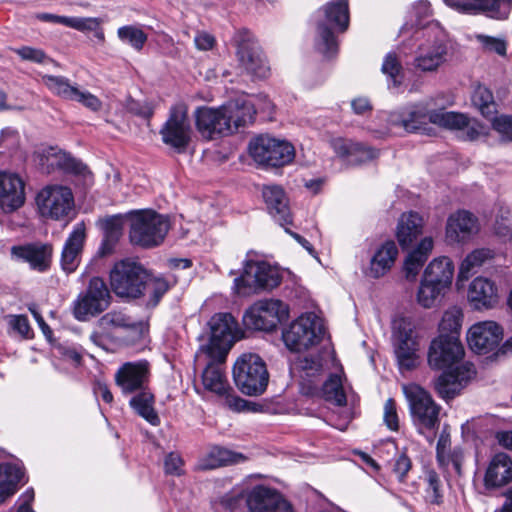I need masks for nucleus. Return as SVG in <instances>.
Wrapping results in <instances>:
<instances>
[{
	"label": "nucleus",
	"instance_id": "obj_1",
	"mask_svg": "<svg viewBox=\"0 0 512 512\" xmlns=\"http://www.w3.org/2000/svg\"><path fill=\"white\" fill-rule=\"evenodd\" d=\"M110 285L121 298L148 296V305L151 306H156L169 290V283L164 278L152 277L140 264L129 260L114 265L110 272Z\"/></svg>",
	"mask_w": 512,
	"mask_h": 512
},
{
	"label": "nucleus",
	"instance_id": "obj_2",
	"mask_svg": "<svg viewBox=\"0 0 512 512\" xmlns=\"http://www.w3.org/2000/svg\"><path fill=\"white\" fill-rule=\"evenodd\" d=\"M145 329L143 322L136 321L124 310L113 309L97 320L90 340L95 345L107 349L111 343H126L139 339Z\"/></svg>",
	"mask_w": 512,
	"mask_h": 512
},
{
	"label": "nucleus",
	"instance_id": "obj_3",
	"mask_svg": "<svg viewBox=\"0 0 512 512\" xmlns=\"http://www.w3.org/2000/svg\"><path fill=\"white\" fill-rule=\"evenodd\" d=\"M402 390L408 402L414 427L418 433L432 441L440 425L441 406L418 384H404Z\"/></svg>",
	"mask_w": 512,
	"mask_h": 512
},
{
	"label": "nucleus",
	"instance_id": "obj_4",
	"mask_svg": "<svg viewBox=\"0 0 512 512\" xmlns=\"http://www.w3.org/2000/svg\"><path fill=\"white\" fill-rule=\"evenodd\" d=\"M130 219L129 239L133 245L152 248L160 245L169 229L167 216L153 210H138L128 213Z\"/></svg>",
	"mask_w": 512,
	"mask_h": 512
},
{
	"label": "nucleus",
	"instance_id": "obj_5",
	"mask_svg": "<svg viewBox=\"0 0 512 512\" xmlns=\"http://www.w3.org/2000/svg\"><path fill=\"white\" fill-rule=\"evenodd\" d=\"M320 12L324 19L317 24L316 48L324 56L330 57L337 51V41L333 29L344 32L349 26V1L332 0L324 5Z\"/></svg>",
	"mask_w": 512,
	"mask_h": 512
},
{
	"label": "nucleus",
	"instance_id": "obj_6",
	"mask_svg": "<svg viewBox=\"0 0 512 512\" xmlns=\"http://www.w3.org/2000/svg\"><path fill=\"white\" fill-rule=\"evenodd\" d=\"M210 337L207 344L202 345L200 353L207 358L225 362L234 342L240 338V330L236 319L230 313H217L208 322Z\"/></svg>",
	"mask_w": 512,
	"mask_h": 512
},
{
	"label": "nucleus",
	"instance_id": "obj_7",
	"mask_svg": "<svg viewBox=\"0 0 512 512\" xmlns=\"http://www.w3.org/2000/svg\"><path fill=\"white\" fill-rule=\"evenodd\" d=\"M233 378L237 388L245 395L258 396L265 392L269 373L264 360L255 353H244L233 367Z\"/></svg>",
	"mask_w": 512,
	"mask_h": 512
},
{
	"label": "nucleus",
	"instance_id": "obj_8",
	"mask_svg": "<svg viewBox=\"0 0 512 512\" xmlns=\"http://www.w3.org/2000/svg\"><path fill=\"white\" fill-rule=\"evenodd\" d=\"M448 57L449 46L444 32L429 28L415 51L411 65L416 71L433 73L448 61Z\"/></svg>",
	"mask_w": 512,
	"mask_h": 512
},
{
	"label": "nucleus",
	"instance_id": "obj_9",
	"mask_svg": "<svg viewBox=\"0 0 512 512\" xmlns=\"http://www.w3.org/2000/svg\"><path fill=\"white\" fill-rule=\"evenodd\" d=\"M279 271L264 261L247 260L243 273L234 280V290L246 295L258 290H271L281 283Z\"/></svg>",
	"mask_w": 512,
	"mask_h": 512
},
{
	"label": "nucleus",
	"instance_id": "obj_10",
	"mask_svg": "<svg viewBox=\"0 0 512 512\" xmlns=\"http://www.w3.org/2000/svg\"><path fill=\"white\" fill-rule=\"evenodd\" d=\"M233 41L237 59L243 69L256 78H267L271 68L254 35L248 30H239L235 33Z\"/></svg>",
	"mask_w": 512,
	"mask_h": 512
},
{
	"label": "nucleus",
	"instance_id": "obj_11",
	"mask_svg": "<svg viewBox=\"0 0 512 512\" xmlns=\"http://www.w3.org/2000/svg\"><path fill=\"white\" fill-rule=\"evenodd\" d=\"M289 317L288 306L278 299L259 300L243 315L247 329L272 331Z\"/></svg>",
	"mask_w": 512,
	"mask_h": 512
},
{
	"label": "nucleus",
	"instance_id": "obj_12",
	"mask_svg": "<svg viewBox=\"0 0 512 512\" xmlns=\"http://www.w3.org/2000/svg\"><path fill=\"white\" fill-rule=\"evenodd\" d=\"M110 291L100 277L90 279L84 293L78 295L73 302V315L79 321L99 315L110 305Z\"/></svg>",
	"mask_w": 512,
	"mask_h": 512
},
{
	"label": "nucleus",
	"instance_id": "obj_13",
	"mask_svg": "<svg viewBox=\"0 0 512 512\" xmlns=\"http://www.w3.org/2000/svg\"><path fill=\"white\" fill-rule=\"evenodd\" d=\"M249 152L256 162L273 167L287 165L295 157L293 145L268 135H260L253 139L249 144Z\"/></svg>",
	"mask_w": 512,
	"mask_h": 512
},
{
	"label": "nucleus",
	"instance_id": "obj_14",
	"mask_svg": "<svg viewBox=\"0 0 512 512\" xmlns=\"http://www.w3.org/2000/svg\"><path fill=\"white\" fill-rule=\"evenodd\" d=\"M192 128L188 118V109L184 104H177L170 109L169 117L160 129L165 145L178 153L186 151L191 141Z\"/></svg>",
	"mask_w": 512,
	"mask_h": 512
},
{
	"label": "nucleus",
	"instance_id": "obj_15",
	"mask_svg": "<svg viewBox=\"0 0 512 512\" xmlns=\"http://www.w3.org/2000/svg\"><path fill=\"white\" fill-rule=\"evenodd\" d=\"M36 203L43 217L62 220L69 216L74 207L71 189L64 186H47L36 197Z\"/></svg>",
	"mask_w": 512,
	"mask_h": 512
},
{
	"label": "nucleus",
	"instance_id": "obj_16",
	"mask_svg": "<svg viewBox=\"0 0 512 512\" xmlns=\"http://www.w3.org/2000/svg\"><path fill=\"white\" fill-rule=\"evenodd\" d=\"M322 330L313 314H303L282 333V339L290 351L300 352L320 340Z\"/></svg>",
	"mask_w": 512,
	"mask_h": 512
},
{
	"label": "nucleus",
	"instance_id": "obj_17",
	"mask_svg": "<svg viewBox=\"0 0 512 512\" xmlns=\"http://www.w3.org/2000/svg\"><path fill=\"white\" fill-rule=\"evenodd\" d=\"M393 337L394 351L400 370L410 371L416 368L419 363L418 344L413 337L412 323L406 318L395 321Z\"/></svg>",
	"mask_w": 512,
	"mask_h": 512
},
{
	"label": "nucleus",
	"instance_id": "obj_18",
	"mask_svg": "<svg viewBox=\"0 0 512 512\" xmlns=\"http://www.w3.org/2000/svg\"><path fill=\"white\" fill-rule=\"evenodd\" d=\"M464 347L457 336L439 335L429 347L428 363L434 369L451 370L461 365Z\"/></svg>",
	"mask_w": 512,
	"mask_h": 512
},
{
	"label": "nucleus",
	"instance_id": "obj_19",
	"mask_svg": "<svg viewBox=\"0 0 512 512\" xmlns=\"http://www.w3.org/2000/svg\"><path fill=\"white\" fill-rule=\"evenodd\" d=\"M43 84L56 96L70 101H76L84 107L99 111L102 107L100 99L89 91H82L64 76L43 75Z\"/></svg>",
	"mask_w": 512,
	"mask_h": 512
},
{
	"label": "nucleus",
	"instance_id": "obj_20",
	"mask_svg": "<svg viewBox=\"0 0 512 512\" xmlns=\"http://www.w3.org/2000/svg\"><path fill=\"white\" fill-rule=\"evenodd\" d=\"M194 115L196 128L203 138L212 140L232 134L223 105L219 108L199 107Z\"/></svg>",
	"mask_w": 512,
	"mask_h": 512
},
{
	"label": "nucleus",
	"instance_id": "obj_21",
	"mask_svg": "<svg viewBox=\"0 0 512 512\" xmlns=\"http://www.w3.org/2000/svg\"><path fill=\"white\" fill-rule=\"evenodd\" d=\"M10 254L13 260L27 263L30 269L43 273L51 267L53 246L42 242L14 245L10 249Z\"/></svg>",
	"mask_w": 512,
	"mask_h": 512
},
{
	"label": "nucleus",
	"instance_id": "obj_22",
	"mask_svg": "<svg viewBox=\"0 0 512 512\" xmlns=\"http://www.w3.org/2000/svg\"><path fill=\"white\" fill-rule=\"evenodd\" d=\"M503 337L502 328L494 321H482L472 325L467 333V342L477 354H487L499 346Z\"/></svg>",
	"mask_w": 512,
	"mask_h": 512
},
{
	"label": "nucleus",
	"instance_id": "obj_23",
	"mask_svg": "<svg viewBox=\"0 0 512 512\" xmlns=\"http://www.w3.org/2000/svg\"><path fill=\"white\" fill-rule=\"evenodd\" d=\"M475 373V367L472 363H462L451 370L443 372L435 381L434 388L444 400L452 399L474 377Z\"/></svg>",
	"mask_w": 512,
	"mask_h": 512
},
{
	"label": "nucleus",
	"instance_id": "obj_24",
	"mask_svg": "<svg viewBox=\"0 0 512 512\" xmlns=\"http://www.w3.org/2000/svg\"><path fill=\"white\" fill-rule=\"evenodd\" d=\"M26 200L25 183L11 172L0 171V209L10 214L20 209Z\"/></svg>",
	"mask_w": 512,
	"mask_h": 512
},
{
	"label": "nucleus",
	"instance_id": "obj_25",
	"mask_svg": "<svg viewBox=\"0 0 512 512\" xmlns=\"http://www.w3.org/2000/svg\"><path fill=\"white\" fill-rule=\"evenodd\" d=\"M149 379V363L146 360L124 363L115 374V382L124 394L145 389Z\"/></svg>",
	"mask_w": 512,
	"mask_h": 512
},
{
	"label": "nucleus",
	"instance_id": "obj_26",
	"mask_svg": "<svg viewBox=\"0 0 512 512\" xmlns=\"http://www.w3.org/2000/svg\"><path fill=\"white\" fill-rule=\"evenodd\" d=\"M246 503L251 512H293L291 504L279 493L264 486L253 488Z\"/></svg>",
	"mask_w": 512,
	"mask_h": 512
},
{
	"label": "nucleus",
	"instance_id": "obj_27",
	"mask_svg": "<svg viewBox=\"0 0 512 512\" xmlns=\"http://www.w3.org/2000/svg\"><path fill=\"white\" fill-rule=\"evenodd\" d=\"M445 3L465 13L484 12L491 18L505 19L508 17L512 0H444Z\"/></svg>",
	"mask_w": 512,
	"mask_h": 512
},
{
	"label": "nucleus",
	"instance_id": "obj_28",
	"mask_svg": "<svg viewBox=\"0 0 512 512\" xmlns=\"http://www.w3.org/2000/svg\"><path fill=\"white\" fill-rule=\"evenodd\" d=\"M85 240L86 226L79 222L73 227L61 252L60 265L65 273H73L78 268Z\"/></svg>",
	"mask_w": 512,
	"mask_h": 512
},
{
	"label": "nucleus",
	"instance_id": "obj_29",
	"mask_svg": "<svg viewBox=\"0 0 512 512\" xmlns=\"http://www.w3.org/2000/svg\"><path fill=\"white\" fill-rule=\"evenodd\" d=\"M479 230L477 218L466 210L451 214L446 224V239L450 243H460L470 239Z\"/></svg>",
	"mask_w": 512,
	"mask_h": 512
},
{
	"label": "nucleus",
	"instance_id": "obj_30",
	"mask_svg": "<svg viewBox=\"0 0 512 512\" xmlns=\"http://www.w3.org/2000/svg\"><path fill=\"white\" fill-rule=\"evenodd\" d=\"M389 123L400 126L407 132H425L426 126L430 123V111L423 105L406 107L391 113Z\"/></svg>",
	"mask_w": 512,
	"mask_h": 512
},
{
	"label": "nucleus",
	"instance_id": "obj_31",
	"mask_svg": "<svg viewBox=\"0 0 512 512\" xmlns=\"http://www.w3.org/2000/svg\"><path fill=\"white\" fill-rule=\"evenodd\" d=\"M264 201L271 216L281 226L292 224V216L288 206V199L284 190L277 185L265 186L262 190Z\"/></svg>",
	"mask_w": 512,
	"mask_h": 512
},
{
	"label": "nucleus",
	"instance_id": "obj_32",
	"mask_svg": "<svg viewBox=\"0 0 512 512\" xmlns=\"http://www.w3.org/2000/svg\"><path fill=\"white\" fill-rule=\"evenodd\" d=\"M468 300L477 310L489 309L498 302L495 284L484 277H476L469 285Z\"/></svg>",
	"mask_w": 512,
	"mask_h": 512
},
{
	"label": "nucleus",
	"instance_id": "obj_33",
	"mask_svg": "<svg viewBox=\"0 0 512 512\" xmlns=\"http://www.w3.org/2000/svg\"><path fill=\"white\" fill-rule=\"evenodd\" d=\"M225 113L228 115V124L232 128V134L239 128L246 127L254 121L256 109L254 104L245 98H237L223 105Z\"/></svg>",
	"mask_w": 512,
	"mask_h": 512
},
{
	"label": "nucleus",
	"instance_id": "obj_34",
	"mask_svg": "<svg viewBox=\"0 0 512 512\" xmlns=\"http://www.w3.org/2000/svg\"><path fill=\"white\" fill-rule=\"evenodd\" d=\"M512 480V459L506 453L495 454L485 473L487 487H502Z\"/></svg>",
	"mask_w": 512,
	"mask_h": 512
},
{
	"label": "nucleus",
	"instance_id": "obj_35",
	"mask_svg": "<svg viewBox=\"0 0 512 512\" xmlns=\"http://www.w3.org/2000/svg\"><path fill=\"white\" fill-rule=\"evenodd\" d=\"M423 218L416 212L403 213L397 224L396 238L402 249L409 248L423 230Z\"/></svg>",
	"mask_w": 512,
	"mask_h": 512
},
{
	"label": "nucleus",
	"instance_id": "obj_36",
	"mask_svg": "<svg viewBox=\"0 0 512 512\" xmlns=\"http://www.w3.org/2000/svg\"><path fill=\"white\" fill-rule=\"evenodd\" d=\"M430 123L449 130H462L468 128L467 136L470 140L475 139L479 132L470 126V119L463 113L445 111L443 109L430 111Z\"/></svg>",
	"mask_w": 512,
	"mask_h": 512
},
{
	"label": "nucleus",
	"instance_id": "obj_37",
	"mask_svg": "<svg viewBox=\"0 0 512 512\" xmlns=\"http://www.w3.org/2000/svg\"><path fill=\"white\" fill-rule=\"evenodd\" d=\"M206 368L202 373V383L206 390L220 396H227L232 390L226 378L222 365L224 362H218L208 358Z\"/></svg>",
	"mask_w": 512,
	"mask_h": 512
},
{
	"label": "nucleus",
	"instance_id": "obj_38",
	"mask_svg": "<svg viewBox=\"0 0 512 512\" xmlns=\"http://www.w3.org/2000/svg\"><path fill=\"white\" fill-rule=\"evenodd\" d=\"M453 275L454 264L452 260L442 256L435 258L428 264L422 279L448 290L451 286Z\"/></svg>",
	"mask_w": 512,
	"mask_h": 512
},
{
	"label": "nucleus",
	"instance_id": "obj_39",
	"mask_svg": "<svg viewBox=\"0 0 512 512\" xmlns=\"http://www.w3.org/2000/svg\"><path fill=\"white\" fill-rule=\"evenodd\" d=\"M434 247L432 237H424L419 244L407 255L404 261V273L408 280H415L427 261Z\"/></svg>",
	"mask_w": 512,
	"mask_h": 512
},
{
	"label": "nucleus",
	"instance_id": "obj_40",
	"mask_svg": "<svg viewBox=\"0 0 512 512\" xmlns=\"http://www.w3.org/2000/svg\"><path fill=\"white\" fill-rule=\"evenodd\" d=\"M398 248L394 241L388 240L377 248L370 261L369 273L374 278L385 275L394 265Z\"/></svg>",
	"mask_w": 512,
	"mask_h": 512
},
{
	"label": "nucleus",
	"instance_id": "obj_41",
	"mask_svg": "<svg viewBox=\"0 0 512 512\" xmlns=\"http://www.w3.org/2000/svg\"><path fill=\"white\" fill-rule=\"evenodd\" d=\"M43 157L46 159L48 171L60 169L80 175L89 172L85 164L76 160L70 154L53 147L45 150Z\"/></svg>",
	"mask_w": 512,
	"mask_h": 512
},
{
	"label": "nucleus",
	"instance_id": "obj_42",
	"mask_svg": "<svg viewBox=\"0 0 512 512\" xmlns=\"http://www.w3.org/2000/svg\"><path fill=\"white\" fill-rule=\"evenodd\" d=\"M495 256L496 253L493 249L487 247L474 249L461 262L459 278L467 280L470 276L477 273L484 264L491 262Z\"/></svg>",
	"mask_w": 512,
	"mask_h": 512
},
{
	"label": "nucleus",
	"instance_id": "obj_43",
	"mask_svg": "<svg viewBox=\"0 0 512 512\" xmlns=\"http://www.w3.org/2000/svg\"><path fill=\"white\" fill-rule=\"evenodd\" d=\"M23 476L22 470L15 464H0V504L14 495Z\"/></svg>",
	"mask_w": 512,
	"mask_h": 512
},
{
	"label": "nucleus",
	"instance_id": "obj_44",
	"mask_svg": "<svg viewBox=\"0 0 512 512\" xmlns=\"http://www.w3.org/2000/svg\"><path fill=\"white\" fill-rule=\"evenodd\" d=\"M129 404L138 415L144 418L151 425H159L160 418L153 407L154 396L151 392L146 389L139 391L130 399Z\"/></svg>",
	"mask_w": 512,
	"mask_h": 512
},
{
	"label": "nucleus",
	"instance_id": "obj_45",
	"mask_svg": "<svg viewBox=\"0 0 512 512\" xmlns=\"http://www.w3.org/2000/svg\"><path fill=\"white\" fill-rule=\"evenodd\" d=\"M242 455L228 449L215 446L201 459L199 467L202 470H211L228 464L238 463Z\"/></svg>",
	"mask_w": 512,
	"mask_h": 512
},
{
	"label": "nucleus",
	"instance_id": "obj_46",
	"mask_svg": "<svg viewBox=\"0 0 512 512\" xmlns=\"http://www.w3.org/2000/svg\"><path fill=\"white\" fill-rule=\"evenodd\" d=\"M446 291L445 288L421 279L416 295L417 303L423 308H432L440 302Z\"/></svg>",
	"mask_w": 512,
	"mask_h": 512
},
{
	"label": "nucleus",
	"instance_id": "obj_47",
	"mask_svg": "<svg viewBox=\"0 0 512 512\" xmlns=\"http://www.w3.org/2000/svg\"><path fill=\"white\" fill-rule=\"evenodd\" d=\"M322 397L337 406H345L347 398L345 389L342 382V377L337 374H332L324 382L322 386Z\"/></svg>",
	"mask_w": 512,
	"mask_h": 512
},
{
	"label": "nucleus",
	"instance_id": "obj_48",
	"mask_svg": "<svg viewBox=\"0 0 512 512\" xmlns=\"http://www.w3.org/2000/svg\"><path fill=\"white\" fill-rule=\"evenodd\" d=\"M462 319L463 314L460 308L454 306L446 310L439 324L440 335L458 337Z\"/></svg>",
	"mask_w": 512,
	"mask_h": 512
},
{
	"label": "nucleus",
	"instance_id": "obj_49",
	"mask_svg": "<svg viewBox=\"0 0 512 512\" xmlns=\"http://www.w3.org/2000/svg\"><path fill=\"white\" fill-rule=\"evenodd\" d=\"M424 481L426 483V501L433 505H441L443 503V489L440 476L434 470H428L425 473Z\"/></svg>",
	"mask_w": 512,
	"mask_h": 512
},
{
	"label": "nucleus",
	"instance_id": "obj_50",
	"mask_svg": "<svg viewBox=\"0 0 512 512\" xmlns=\"http://www.w3.org/2000/svg\"><path fill=\"white\" fill-rule=\"evenodd\" d=\"M117 36L122 42L129 44L137 51L143 49L148 38L147 34L135 25H126L118 28Z\"/></svg>",
	"mask_w": 512,
	"mask_h": 512
},
{
	"label": "nucleus",
	"instance_id": "obj_51",
	"mask_svg": "<svg viewBox=\"0 0 512 512\" xmlns=\"http://www.w3.org/2000/svg\"><path fill=\"white\" fill-rule=\"evenodd\" d=\"M381 71L392 81L394 87L402 83L404 78L403 67L395 52H389L385 56Z\"/></svg>",
	"mask_w": 512,
	"mask_h": 512
},
{
	"label": "nucleus",
	"instance_id": "obj_52",
	"mask_svg": "<svg viewBox=\"0 0 512 512\" xmlns=\"http://www.w3.org/2000/svg\"><path fill=\"white\" fill-rule=\"evenodd\" d=\"M105 236L102 242L103 253L112 251L121 235V216H112L104 221Z\"/></svg>",
	"mask_w": 512,
	"mask_h": 512
},
{
	"label": "nucleus",
	"instance_id": "obj_53",
	"mask_svg": "<svg viewBox=\"0 0 512 512\" xmlns=\"http://www.w3.org/2000/svg\"><path fill=\"white\" fill-rule=\"evenodd\" d=\"M473 103L487 119L496 113V104L493 101V96L486 88H479L475 91Z\"/></svg>",
	"mask_w": 512,
	"mask_h": 512
},
{
	"label": "nucleus",
	"instance_id": "obj_54",
	"mask_svg": "<svg viewBox=\"0 0 512 512\" xmlns=\"http://www.w3.org/2000/svg\"><path fill=\"white\" fill-rule=\"evenodd\" d=\"M491 121L492 128L501 136L504 142L512 141V116L500 115L488 118Z\"/></svg>",
	"mask_w": 512,
	"mask_h": 512
},
{
	"label": "nucleus",
	"instance_id": "obj_55",
	"mask_svg": "<svg viewBox=\"0 0 512 512\" xmlns=\"http://www.w3.org/2000/svg\"><path fill=\"white\" fill-rule=\"evenodd\" d=\"M302 379L315 378L322 372V363L319 357L305 356L299 361Z\"/></svg>",
	"mask_w": 512,
	"mask_h": 512
},
{
	"label": "nucleus",
	"instance_id": "obj_56",
	"mask_svg": "<svg viewBox=\"0 0 512 512\" xmlns=\"http://www.w3.org/2000/svg\"><path fill=\"white\" fill-rule=\"evenodd\" d=\"M352 149L353 152L350 159V164H361L376 158L378 155L376 150L361 143H355L354 146H352Z\"/></svg>",
	"mask_w": 512,
	"mask_h": 512
},
{
	"label": "nucleus",
	"instance_id": "obj_57",
	"mask_svg": "<svg viewBox=\"0 0 512 512\" xmlns=\"http://www.w3.org/2000/svg\"><path fill=\"white\" fill-rule=\"evenodd\" d=\"M100 26V20L94 17H69L67 27L81 32L97 30Z\"/></svg>",
	"mask_w": 512,
	"mask_h": 512
},
{
	"label": "nucleus",
	"instance_id": "obj_58",
	"mask_svg": "<svg viewBox=\"0 0 512 512\" xmlns=\"http://www.w3.org/2000/svg\"><path fill=\"white\" fill-rule=\"evenodd\" d=\"M384 423L392 430L397 431L399 429V418L396 409V403L392 398L386 400L384 404Z\"/></svg>",
	"mask_w": 512,
	"mask_h": 512
},
{
	"label": "nucleus",
	"instance_id": "obj_59",
	"mask_svg": "<svg viewBox=\"0 0 512 512\" xmlns=\"http://www.w3.org/2000/svg\"><path fill=\"white\" fill-rule=\"evenodd\" d=\"M14 52L21 57V59L26 61H31L35 63H43L45 59L47 58L46 54L43 50L29 47V46H23L17 49H14Z\"/></svg>",
	"mask_w": 512,
	"mask_h": 512
},
{
	"label": "nucleus",
	"instance_id": "obj_60",
	"mask_svg": "<svg viewBox=\"0 0 512 512\" xmlns=\"http://www.w3.org/2000/svg\"><path fill=\"white\" fill-rule=\"evenodd\" d=\"M184 462L178 453H169L164 461V468L167 474L180 476L183 473Z\"/></svg>",
	"mask_w": 512,
	"mask_h": 512
},
{
	"label": "nucleus",
	"instance_id": "obj_61",
	"mask_svg": "<svg viewBox=\"0 0 512 512\" xmlns=\"http://www.w3.org/2000/svg\"><path fill=\"white\" fill-rule=\"evenodd\" d=\"M478 38L486 51L495 52L496 54L501 55V56L506 54L505 41L498 39V38L484 36V35H481Z\"/></svg>",
	"mask_w": 512,
	"mask_h": 512
},
{
	"label": "nucleus",
	"instance_id": "obj_62",
	"mask_svg": "<svg viewBox=\"0 0 512 512\" xmlns=\"http://www.w3.org/2000/svg\"><path fill=\"white\" fill-rule=\"evenodd\" d=\"M11 328L23 337H29L31 327L28 318L24 315H12L9 317Z\"/></svg>",
	"mask_w": 512,
	"mask_h": 512
},
{
	"label": "nucleus",
	"instance_id": "obj_63",
	"mask_svg": "<svg viewBox=\"0 0 512 512\" xmlns=\"http://www.w3.org/2000/svg\"><path fill=\"white\" fill-rule=\"evenodd\" d=\"M411 467L412 463L410 458L405 453H401L395 459L393 471L397 475L398 479L403 481Z\"/></svg>",
	"mask_w": 512,
	"mask_h": 512
},
{
	"label": "nucleus",
	"instance_id": "obj_64",
	"mask_svg": "<svg viewBox=\"0 0 512 512\" xmlns=\"http://www.w3.org/2000/svg\"><path fill=\"white\" fill-rule=\"evenodd\" d=\"M331 144L335 153L340 157L347 158L348 162L350 163L353 152L352 146H354L355 143L349 140L338 138L334 139Z\"/></svg>",
	"mask_w": 512,
	"mask_h": 512
}]
</instances>
